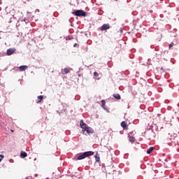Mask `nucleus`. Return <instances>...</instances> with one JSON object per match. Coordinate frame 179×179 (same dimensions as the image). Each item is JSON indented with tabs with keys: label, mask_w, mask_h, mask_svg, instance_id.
<instances>
[{
	"label": "nucleus",
	"mask_w": 179,
	"mask_h": 179,
	"mask_svg": "<svg viewBox=\"0 0 179 179\" xmlns=\"http://www.w3.org/2000/svg\"><path fill=\"white\" fill-rule=\"evenodd\" d=\"M171 47H174V43H171L169 45V48H171Z\"/></svg>",
	"instance_id": "obj_17"
},
{
	"label": "nucleus",
	"mask_w": 179,
	"mask_h": 179,
	"mask_svg": "<svg viewBox=\"0 0 179 179\" xmlns=\"http://www.w3.org/2000/svg\"><path fill=\"white\" fill-rule=\"evenodd\" d=\"M78 45V43H74L73 47H76Z\"/></svg>",
	"instance_id": "obj_21"
},
{
	"label": "nucleus",
	"mask_w": 179,
	"mask_h": 179,
	"mask_svg": "<svg viewBox=\"0 0 179 179\" xmlns=\"http://www.w3.org/2000/svg\"><path fill=\"white\" fill-rule=\"evenodd\" d=\"M76 16H86V12L83 10H77L76 12L73 13Z\"/></svg>",
	"instance_id": "obj_2"
},
{
	"label": "nucleus",
	"mask_w": 179,
	"mask_h": 179,
	"mask_svg": "<svg viewBox=\"0 0 179 179\" xmlns=\"http://www.w3.org/2000/svg\"><path fill=\"white\" fill-rule=\"evenodd\" d=\"M37 99H38V101H37V103H41V101H43V99H44V96H43L42 95H40V96H38V97H37Z\"/></svg>",
	"instance_id": "obj_10"
},
{
	"label": "nucleus",
	"mask_w": 179,
	"mask_h": 179,
	"mask_svg": "<svg viewBox=\"0 0 179 179\" xmlns=\"http://www.w3.org/2000/svg\"><path fill=\"white\" fill-rule=\"evenodd\" d=\"M178 179H179V178H178Z\"/></svg>",
	"instance_id": "obj_26"
},
{
	"label": "nucleus",
	"mask_w": 179,
	"mask_h": 179,
	"mask_svg": "<svg viewBox=\"0 0 179 179\" xmlns=\"http://www.w3.org/2000/svg\"><path fill=\"white\" fill-rule=\"evenodd\" d=\"M101 107L103 110H106V101L104 99L101 100Z\"/></svg>",
	"instance_id": "obj_11"
},
{
	"label": "nucleus",
	"mask_w": 179,
	"mask_h": 179,
	"mask_svg": "<svg viewBox=\"0 0 179 179\" xmlns=\"http://www.w3.org/2000/svg\"><path fill=\"white\" fill-rule=\"evenodd\" d=\"M2 162V159L0 158V163Z\"/></svg>",
	"instance_id": "obj_22"
},
{
	"label": "nucleus",
	"mask_w": 179,
	"mask_h": 179,
	"mask_svg": "<svg viewBox=\"0 0 179 179\" xmlns=\"http://www.w3.org/2000/svg\"><path fill=\"white\" fill-rule=\"evenodd\" d=\"M121 127H123V129H128V124L125 122H121Z\"/></svg>",
	"instance_id": "obj_8"
},
{
	"label": "nucleus",
	"mask_w": 179,
	"mask_h": 179,
	"mask_svg": "<svg viewBox=\"0 0 179 179\" xmlns=\"http://www.w3.org/2000/svg\"><path fill=\"white\" fill-rule=\"evenodd\" d=\"M1 1H0V5H1Z\"/></svg>",
	"instance_id": "obj_24"
},
{
	"label": "nucleus",
	"mask_w": 179,
	"mask_h": 179,
	"mask_svg": "<svg viewBox=\"0 0 179 179\" xmlns=\"http://www.w3.org/2000/svg\"><path fill=\"white\" fill-rule=\"evenodd\" d=\"M95 160L96 162H100V155L98 153L95 155Z\"/></svg>",
	"instance_id": "obj_15"
},
{
	"label": "nucleus",
	"mask_w": 179,
	"mask_h": 179,
	"mask_svg": "<svg viewBox=\"0 0 179 179\" xmlns=\"http://www.w3.org/2000/svg\"><path fill=\"white\" fill-rule=\"evenodd\" d=\"M154 150H155V148L153 147H150L149 149H148L147 150L148 155H150V153H152V152H153Z\"/></svg>",
	"instance_id": "obj_12"
},
{
	"label": "nucleus",
	"mask_w": 179,
	"mask_h": 179,
	"mask_svg": "<svg viewBox=\"0 0 179 179\" xmlns=\"http://www.w3.org/2000/svg\"><path fill=\"white\" fill-rule=\"evenodd\" d=\"M113 97H115L116 100H121V95H120L119 94H114Z\"/></svg>",
	"instance_id": "obj_9"
},
{
	"label": "nucleus",
	"mask_w": 179,
	"mask_h": 179,
	"mask_svg": "<svg viewBox=\"0 0 179 179\" xmlns=\"http://www.w3.org/2000/svg\"><path fill=\"white\" fill-rule=\"evenodd\" d=\"M26 179H29V177H27Z\"/></svg>",
	"instance_id": "obj_23"
},
{
	"label": "nucleus",
	"mask_w": 179,
	"mask_h": 179,
	"mask_svg": "<svg viewBox=\"0 0 179 179\" xmlns=\"http://www.w3.org/2000/svg\"><path fill=\"white\" fill-rule=\"evenodd\" d=\"M115 1H118V0H115Z\"/></svg>",
	"instance_id": "obj_25"
},
{
	"label": "nucleus",
	"mask_w": 179,
	"mask_h": 179,
	"mask_svg": "<svg viewBox=\"0 0 179 179\" xmlns=\"http://www.w3.org/2000/svg\"><path fill=\"white\" fill-rule=\"evenodd\" d=\"M129 141L131 143H134L135 142V141H136L135 137H134V136H129Z\"/></svg>",
	"instance_id": "obj_13"
},
{
	"label": "nucleus",
	"mask_w": 179,
	"mask_h": 179,
	"mask_svg": "<svg viewBox=\"0 0 179 179\" xmlns=\"http://www.w3.org/2000/svg\"><path fill=\"white\" fill-rule=\"evenodd\" d=\"M64 73H69V72H71V70H69V69H66L65 68L64 69Z\"/></svg>",
	"instance_id": "obj_16"
},
{
	"label": "nucleus",
	"mask_w": 179,
	"mask_h": 179,
	"mask_svg": "<svg viewBox=\"0 0 179 179\" xmlns=\"http://www.w3.org/2000/svg\"><path fill=\"white\" fill-rule=\"evenodd\" d=\"M108 29H110V25L109 24H104L102 25V27H101V31H104V30H108Z\"/></svg>",
	"instance_id": "obj_5"
},
{
	"label": "nucleus",
	"mask_w": 179,
	"mask_h": 179,
	"mask_svg": "<svg viewBox=\"0 0 179 179\" xmlns=\"http://www.w3.org/2000/svg\"><path fill=\"white\" fill-rule=\"evenodd\" d=\"M20 155L21 157H27V153L24 151H22Z\"/></svg>",
	"instance_id": "obj_14"
},
{
	"label": "nucleus",
	"mask_w": 179,
	"mask_h": 179,
	"mask_svg": "<svg viewBox=\"0 0 179 179\" xmlns=\"http://www.w3.org/2000/svg\"><path fill=\"white\" fill-rule=\"evenodd\" d=\"M94 76H99V73L97 72H94Z\"/></svg>",
	"instance_id": "obj_18"
},
{
	"label": "nucleus",
	"mask_w": 179,
	"mask_h": 179,
	"mask_svg": "<svg viewBox=\"0 0 179 179\" xmlns=\"http://www.w3.org/2000/svg\"><path fill=\"white\" fill-rule=\"evenodd\" d=\"M80 125L82 129H86V128H87V125L86 123L83 122V120H80Z\"/></svg>",
	"instance_id": "obj_6"
},
{
	"label": "nucleus",
	"mask_w": 179,
	"mask_h": 179,
	"mask_svg": "<svg viewBox=\"0 0 179 179\" xmlns=\"http://www.w3.org/2000/svg\"><path fill=\"white\" fill-rule=\"evenodd\" d=\"M15 52H16V48H9L6 51V55H8V56L13 55V54H15Z\"/></svg>",
	"instance_id": "obj_4"
},
{
	"label": "nucleus",
	"mask_w": 179,
	"mask_h": 179,
	"mask_svg": "<svg viewBox=\"0 0 179 179\" xmlns=\"http://www.w3.org/2000/svg\"><path fill=\"white\" fill-rule=\"evenodd\" d=\"M27 68H29L27 66H21L19 67V69H20V72H23V71H26V69H27Z\"/></svg>",
	"instance_id": "obj_7"
},
{
	"label": "nucleus",
	"mask_w": 179,
	"mask_h": 179,
	"mask_svg": "<svg viewBox=\"0 0 179 179\" xmlns=\"http://www.w3.org/2000/svg\"><path fill=\"white\" fill-rule=\"evenodd\" d=\"M22 22H24L25 23H27V22H29V20H27L26 19H23V20H22Z\"/></svg>",
	"instance_id": "obj_19"
},
{
	"label": "nucleus",
	"mask_w": 179,
	"mask_h": 179,
	"mask_svg": "<svg viewBox=\"0 0 179 179\" xmlns=\"http://www.w3.org/2000/svg\"><path fill=\"white\" fill-rule=\"evenodd\" d=\"M93 155H94V152L92 151L83 152L82 155L77 157V160H83V159H86V157H89V156H93Z\"/></svg>",
	"instance_id": "obj_1"
},
{
	"label": "nucleus",
	"mask_w": 179,
	"mask_h": 179,
	"mask_svg": "<svg viewBox=\"0 0 179 179\" xmlns=\"http://www.w3.org/2000/svg\"><path fill=\"white\" fill-rule=\"evenodd\" d=\"M82 132L83 134H85V132H87L89 135H90V134H93L94 132V130H93L92 127H87L85 129H83Z\"/></svg>",
	"instance_id": "obj_3"
},
{
	"label": "nucleus",
	"mask_w": 179,
	"mask_h": 179,
	"mask_svg": "<svg viewBox=\"0 0 179 179\" xmlns=\"http://www.w3.org/2000/svg\"><path fill=\"white\" fill-rule=\"evenodd\" d=\"M0 157H1L0 159H3V157H5V156H3V155H0Z\"/></svg>",
	"instance_id": "obj_20"
}]
</instances>
